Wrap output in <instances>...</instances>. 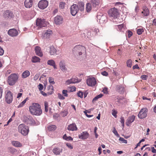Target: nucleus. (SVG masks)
I'll return each instance as SVG.
<instances>
[{"label":"nucleus","instance_id":"f257e3e1","mask_svg":"<svg viewBox=\"0 0 156 156\" xmlns=\"http://www.w3.org/2000/svg\"><path fill=\"white\" fill-rule=\"evenodd\" d=\"M29 111L32 115H40L42 113V110L39 104L37 103H33L29 108Z\"/></svg>","mask_w":156,"mask_h":156},{"label":"nucleus","instance_id":"f03ea898","mask_svg":"<svg viewBox=\"0 0 156 156\" xmlns=\"http://www.w3.org/2000/svg\"><path fill=\"white\" fill-rule=\"evenodd\" d=\"M18 130L19 132L24 136L27 135L29 132L28 127L23 124H20L19 126Z\"/></svg>","mask_w":156,"mask_h":156},{"label":"nucleus","instance_id":"7ed1b4c3","mask_svg":"<svg viewBox=\"0 0 156 156\" xmlns=\"http://www.w3.org/2000/svg\"><path fill=\"white\" fill-rule=\"evenodd\" d=\"M18 77L15 73L11 74L8 77L7 82L8 84L10 86L13 85L17 81Z\"/></svg>","mask_w":156,"mask_h":156},{"label":"nucleus","instance_id":"20e7f679","mask_svg":"<svg viewBox=\"0 0 156 156\" xmlns=\"http://www.w3.org/2000/svg\"><path fill=\"white\" fill-rule=\"evenodd\" d=\"M109 16L112 17V18L117 20V18L119 16V13L118 10L115 8L110 9L108 12Z\"/></svg>","mask_w":156,"mask_h":156},{"label":"nucleus","instance_id":"39448f33","mask_svg":"<svg viewBox=\"0 0 156 156\" xmlns=\"http://www.w3.org/2000/svg\"><path fill=\"white\" fill-rule=\"evenodd\" d=\"M86 49L84 46L80 45H76L73 48V51L74 53L77 54L78 53L79 55H82V52L85 51Z\"/></svg>","mask_w":156,"mask_h":156},{"label":"nucleus","instance_id":"423d86ee","mask_svg":"<svg viewBox=\"0 0 156 156\" xmlns=\"http://www.w3.org/2000/svg\"><path fill=\"white\" fill-rule=\"evenodd\" d=\"M48 23L44 19H37L36 20V24L38 28H41L46 26Z\"/></svg>","mask_w":156,"mask_h":156},{"label":"nucleus","instance_id":"0eeeda50","mask_svg":"<svg viewBox=\"0 0 156 156\" xmlns=\"http://www.w3.org/2000/svg\"><path fill=\"white\" fill-rule=\"evenodd\" d=\"M5 101L8 104L11 103L12 101L13 95L12 93L9 91L6 92L5 96Z\"/></svg>","mask_w":156,"mask_h":156},{"label":"nucleus","instance_id":"6e6552de","mask_svg":"<svg viewBox=\"0 0 156 156\" xmlns=\"http://www.w3.org/2000/svg\"><path fill=\"white\" fill-rule=\"evenodd\" d=\"M148 110L147 108H142L140 111L138 116L140 119H143L145 118L147 115Z\"/></svg>","mask_w":156,"mask_h":156},{"label":"nucleus","instance_id":"1a4fd4ad","mask_svg":"<svg viewBox=\"0 0 156 156\" xmlns=\"http://www.w3.org/2000/svg\"><path fill=\"white\" fill-rule=\"evenodd\" d=\"M48 5V2L46 0H42L40 1L38 4V6L39 8L44 9L46 8Z\"/></svg>","mask_w":156,"mask_h":156},{"label":"nucleus","instance_id":"9d476101","mask_svg":"<svg viewBox=\"0 0 156 156\" xmlns=\"http://www.w3.org/2000/svg\"><path fill=\"white\" fill-rule=\"evenodd\" d=\"M96 81L94 77H92L87 79V85L93 87L96 84Z\"/></svg>","mask_w":156,"mask_h":156},{"label":"nucleus","instance_id":"9b49d317","mask_svg":"<svg viewBox=\"0 0 156 156\" xmlns=\"http://www.w3.org/2000/svg\"><path fill=\"white\" fill-rule=\"evenodd\" d=\"M79 10L78 5L76 4H73L70 7V12L73 16H75Z\"/></svg>","mask_w":156,"mask_h":156},{"label":"nucleus","instance_id":"f8f14e48","mask_svg":"<svg viewBox=\"0 0 156 156\" xmlns=\"http://www.w3.org/2000/svg\"><path fill=\"white\" fill-rule=\"evenodd\" d=\"M23 120L24 122L27 124H32L35 122L33 118L30 115L24 116L23 117Z\"/></svg>","mask_w":156,"mask_h":156},{"label":"nucleus","instance_id":"ddd939ff","mask_svg":"<svg viewBox=\"0 0 156 156\" xmlns=\"http://www.w3.org/2000/svg\"><path fill=\"white\" fill-rule=\"evenodd\" d=\"M54 21L56 24L60 25L63 22L62 17L60 16L57 15L54 18Z\"/></svg>","mask_w":156,"mask_h":156},{"label":"nucleus","instance_id":"4468645a","mask_svg":"<svg viewBox=\"0 0 156 156\" xmlns=\"http://www.w3.org/2000/svg\"><path fill=\"white\" fill-rule=\"evenodd\" d=\"M97 18L98 20H99V22L101 23L105 21L106 19V17L105 15H102L100 13H98V14Z\"/></svg>","mask_w":156,"mask_h":156},{"label":"nucleus","instance_id":"2eb2a0df","mask_svg":"<svg viewBox=\"0 0 156 156\" xmlns=\"http://www.w3.org/2000/svg\"><path fill=\"white\" fill-rule=\"evenodd\" d=\"M8 34L11 37H15L18 35V32L15 29H12L9 30Z\"/></svg>","mask_w":156,"mask_h":156},{"label":"nucleus","instance_id":"dca6fc26","mask_svg":"<svg viewBox=\"0 0 156 156\" xmlns=\"http://www.w3.org/2000/svg\"><path fill=\"white\" fill-rule=\"evenodd\" d=\"M89 136V134L87 131L83 132L79 135L80 139L85 140L87 139Z\"/></svg>","mask_w":156,"mask_h":156},{"label":"nucleus","instance_id":"f3484780","mask_svg":"<svg viewBox=\"0 0 156 156\" xmlns=\"http://www.w3.org/2000/svg\"><path fill=\"white\" fill-rule=\"evenodd\" d=\"M135 119V116L132 115V116L129 117L126 122V124L127 126H130L131 123L133 122Z\"/></svg>","mask_w":156,"mask_h":156},{"label":"nucleus","instance_id":"a211bd4d","mask_svg":"<svg viewBox=\"0 0 156 156\" xmlns=\"http://www.w3.org/2000/svg\"><path fill=\"white\" fill-rule=\"evenodd\" d=\"M52 34V31L50 30H47L45 31L43 35V37L46 38H48L50 37Z\"/></svg>","mask_w":156,"mask_h":156},{"label":"nucleus","instance_id":"6ab92c4d","mask_svg":"<svg viewBox=\"0 0 156 156\" xmlns=\"http://www.w3.org/2000/svg\"><path fill=\"white\" fill-rule=\"evenodd\" d=\"M24 5L27 8H30L33 5V0H26L24 2Z\"/></svg>","mask_w":156,"mask_h":156},{"label":"nucleus","instance_id":"aec40b11","mask_svg":"<svg viewBox=\"0 0 156 156\" xmlns=\"http://www.w3.org/2000/svg\"><path fill=\"white\" fill-rule=\"evenodd\" d=\"M35 50L36 54L38 56L41 57L43 56V53L41 51V48L38 46L35 47Z\"/></svg>","mask_w":156,"mask_h":156},{"label":"nucleus","instance_id":"412c9836","mask_svg":"<svg viewBox=\"0 0 156 156\" xmlns=\"http://www.w3.org/2000/svg\"><path fill=\"white\" fill-rule=\"evenodd\" d=\"M117 91L120 94H123L125 91V89L123 86L118 85L116 87Z\"/></svg>","mask_w":156,"mask_h":156},{"label":"nucleus","instance_id":"4be33fe9","mask_svg":"<svg viewBox=\"0 0 156 156\" xmlns=\"http://www.w3.org/2000/svg\"><path fill=\"white\" fill-rule=\"evenodd\" d=\"M68 130L71 131H75L77 129L76 125L75 123H73L69 125L67 127Z\"/></svg>","mask_w":156,"mask_h":156},{"label":"nucleus","instance_id":"5701e85b","mask_svg":"<svg viewBox=\"0 0 156 156\" xmlns=\"http://www.w3.org/2000/svg\"><path fill=\"white\" fill-rule=\"evenodd\" d=\"M62 149H60L57 147H55L53 150V153L56 155H59L62 153Z\"/></svg>","mask_w":156,"mask_h":156},{"label":"nucleus","instance_id":"b1692460","mask_svg":"<svg viewBox=\"0 0 156 156\" xmlns=\"http://www.w3.org/2000/svg\"><path fill=\"white\" fill-rule=\"evenodd\" d=\"M56 50L53 46L50 47L49 53L51 55H56Z\"/></svg>","mask_w":156,"mask_h":156},{"label":"nucleus","instance_id":"393cba45","mask_svg":"<svg viewBox=\"0 0 156 156\" xmlns=\"http://www.w3.org/2000/svg\"><path fill=\"white\" fill-rule=\"evenodd\" d=\"M78 82L77 79L76 78H73L67 80L66 81V83L67 84H69L71 83H74Z\"/></svg>","mask_w":156,"mask_h":156},{"label":"nucleus","instance_id":"a878e982","mask_svg":"<svg viewBox=\"0 0 156 156\" xmlns=\"http://www.w3.org/2000/svg\"><path fill=\"white\" fill-rule=\"evenodd\" d=\"M141 13L143 16H147L149 14V11L148 8L145 7L144 8Z\"/></svg>","mask_w":156,"mask_h":156},{"label":"nucleus","instance_id":"bb28decb","mask_svg":"<svg viewBox=\"0 0 156 156\" xmlns=\"http://www.w3.org/2000/svg\"><path fill=\"white\" fill-rule=\"evenodd\" d=\"M4 16L6 18H10L13 17V15L11 12L9 10H7L5 12Z\"/></svg>","mask_w":156,"mask_h":156},{"label":"nucleus","instance_id":"cd10ccee","mask_svg":"<svg viewBox=\"0 0 156 156\" xmlns=\"http://www.w3.org/2000/svg\"><path fill=\"white\" fill-rule=\"evenodd\" d=\"M99 3V0H91V4L92 6L96 7Z\"/></svg>","mask_w":156,"mask_h":156},{"label":"nucleus","instance_id":"c85d7f7f","mask_svg":"<svg viewBox=\"0 0 156 156\" xmlns=\"http://www.w3.org/2000/svg\"><path fill=\"white\" fill-rule=\"evenodd\" d=\"M30 75V72L27 70H26L23 72L22 73V77L23 78H25L29 76Z\"/></svg>","mask_w":156,"mask_h":156},{"label":"nucleus","instance_id":"c756f323","mask_svg":"<svg viewBox=\"0 0 156 156\" xmlns=\"http://www.w3.org/2000/svg\"><path fill=\"white\" fill-rule=\"evenodd\" d=\"M48 90H49L50 91L48 92L47 93V94L48 95L51 94L53 92L54 90V88L53 86L51 85H50L48 86Z\"/></svg>","mask_w":156,"mask_h":156},{"label":"nucleus","instance_id":"7c9ffc66","mask_svg":"<svg viewBox=\"0 0 156 156\" xmlns=\"http://www.w3.org/2000/svg\"><path fill=\"white\" fill-rule=\"evenodd\" d=\"M40 60V58L36 56H34L32 57V62L33 63H36L39 62Z\"/></svg>","mask_w":156,"mask_h":156},{"label":"nucleus","instance_id":"2f4dec72","mask_svg":"<svg viewBox=\"0 0 156 156\" xmlns=\"http://www.w3.org/2000/svg\"><path fill=\"white\" fill-rule=\"evenodd\" d=\"M12 143L15 147H20L21 146V144L18 141H13L12 142Z\"/></svg>","mask_w":156,"mask_h":156},{"label":"nucleus","instance_id":"473e14b6","mask_svg":"<svg viewBox=\"0 0 156 156\" xmlns=\"http://www.w3.org/2000/svg\"><path fill=\"white\" fill-rule=\"evenodd\" d=\"M79 9L81 11H83L84 9V3L83 2H80L79 3Z\"/></svg>","mask_w":156,"mask_h":156},{"label":"nucleus","instance_id":"72a5a7b5","mask_svg":"<svg viewBox=\"0 0 156 156\" xmlns=\"http://www.w3.org/2000/svg\"><path fill=\"white\" fill-rule=\"evenodd\" d=\"M63 138L66 141H72L73 140V138L70 136H66V134H65L63 137Z\"/></svg>","mask_w":156,"mask_h":156},{"label":"nucleus","instance_id":"f704fd0d","mask_svg":"<svg viewBox=\"0 0 156 156\" xmlns=\"http://www.w3.org/2000/svg\"><path fill=\"white\" fill-rule=\"evenodd\" d=\"M91 4L90 3L87 4L86 5V10L87 12H89L91 9L92 7L91 6Z\"/></svg>","mask_w":156,"mask_h":156},{"label":"nucleus","instance_id":"c9c22d12","mask_svg":"<svg viewBox=\"0 0 156 156\" xmlns=\"http://www.w3.org/2000/svg\"><path fill=\"white\" fill-rule=\"evenodd\" d=\"M56 128V126L55 125H52L48 127V130L49 131H54Z\"/></svg>","mask_w":156,"mask_h":156},{"label":"nucleus","instance_id":"e433bc0d","mask_svg":"<svg viewBox=\"0 0 156 156\" xmlns=\"http://www.w3.org/2000/svg\"><path fill=\"white\" fill-rule=\"evenodd\" d=\"M60 68L62 71H65L66 70V67L64 65L62 62H60L59 63Z\"/></svg>","mask_w":156,"mask_h":156},{"label":"nucleus","instance_id":"4c0bfd02","mask_svg":"<svg viewBox=\"0 0 156 156\" xmlns=\"http://www.w3.org/2000/svg\"><path fill=\"white\" fill-rule=\"evenodd\" d=\"M47 63L48 65L52 66L54 65L55 62L54 60L51 59L48 60Z\"/></svg>","mask_w":156,"mask_h":156},{"label":"nucleus","instance_id":"58836bf2","mask_svg":"<svg viewBox=\"0 0 156 156\" xmlns=\"http://www.w3.org/2000/svg\"><path fill=\"white\" fill-rule=\"evenodd\" d=\"M44 111L46 112H47L48 111V103L45 101L44 103Z\"/></svg>","mask_w":156,"mask_h":156},{"label":"nucleus","instance_id":"ea45409f","mask_svg":"<svg viewBox=\"0 0 156 156\" xmlns=\"http://www.w3.org/2000/svg\"><path fill=\"white\" fill-rule=\"evenodd\" d=\"M103 95L102 94H100L97 96H96L92 100V101H97L98 99L99 98H101L103 96Z\"/></svg>","mask_w":156,"mask_h":156},{"label":"nucleus","instance_id":"a19ab883","mask_svg":"<svg viewBox=\"0 0 156 156\" xmlns=\"http://www.w3.org/2000/svg\"><path fill=\"white\" fill-rule=\"evenodd\" d=\"M132 62L131 59H129L128 60L127 62V66L129 67L130 68L132 66Z\"/></svg>","mask_w":156,"mask_h":156},{"label":"nucleus","instance_id":"79ce46f5","mask_svg":"<svg viewBox=\"0 0 156 156\" xmlns=\"http://www.w3.org/2000/svg\"><path fill=\"white\" fill-rule=\"evenodd\" d=\"M65 3L63 2H60L59 5V8L60 9H63L65 7Z\"/></svg>","mask_w":156,"mask_h":156},{"label":"nucleus","instance_id":"37998d69","mask_svg":"<svg viewBox=\"0 0 156 156\" xmlns=\"http://www.w3.org/2000/svg\"><path fill=\"white\" fill-rule=\"evenodd\" d=\"M144 31V30L143 28L138 29L137 30V34L139 35L141 34Z\"/></svg>","mask_w":156,"mask_h":156},{"label":"nucleus","instance_id":"c03bdc74","mask_svg":"<svg viewBox=\"0 0 156 156\" xmlns=\"http://www.w3.org/2000/svg\"><path fill=\"white\" fill-rule=\"evenodd\" d=\"M117 29L120 31H122V29L124 28V25L122 24L117 26Z\"/></svg>","mask_w":156,"mask_h":156},{"label":"nucleus","instance_id":"a18cd8bd","mask_svg":"<svg viewBox=\"0 0 156 156\" xmlns=\"http://www.w3.org/2000/svg\"><path fill=\"white\" fill-rule=\"evenodd\" d=\"M92 32H94V34L96 35L99 32V30L98 29L93 28L92 29Z\"/></svg>","mask_w":156,"mask_h":156},{"label":"nucleus","instance_id":"49530a36","mask_svg":"<svg viewBox=\"0 0 156 156\" xmlns=\"http://www.w3.org/2000/svg\"><path fill=\"white\" fill-rule=\"evenodd\" d=\"M49 82L50 83L53 84L55 83L54 81V79L51 77H49Z\"/></svg>","mask_w":156,"mask_h":156},{"label":"nucleus","instance_id":"de8ad7c7","mask_svg":"<svg viewBox=\"0 0 156 156\" xmlns=\"http://www.w3.org/2000/svg\"><path fill=\"white\" fill-rule=\"evenodd\" d=\"M119 140L122 142V143L125 144H127V140L124 139L123 138L121 137H120L119 138Z\"/></svg>","mask_w":156,"mask_h":156},{"label":"nucleus","instance_id":"09e8293b","mask_svg":"<svg viewBox=\"0 0 156 156\" xmlns=\"http://www.w3.org/2000/svg\"><path fill=\"white\" fill-rule=\"evenodd\" d=\"M112 115L115 117H117L116 114L117 113V112L114 109H113L112 110Z\"/></svg>","mask_w":156,"mask_h":156},{"label":"nucleus","instance_id":"8fccbe9b","mask_svg":"<svg viewBox=\"0 0 156 156\" xmlns=\"http://www.w3.org/2000/svg\"><path fill=\"white\" fill-rule=\"evenodd\" d=\"M77 95L80 98H82L83 97V93L80 91H79L77 93Z\"/></svg>","mask_w":156,"mask_h":156},{"label":"nucleus","instance_id":"3c124183","mask_svg":"<svg viewBox=\"0 0 156 156\" xmlns=\"http://www.w3.org/2000/svg\"><path fill=\"white\" fill-rule=\"evenodd\" d=\"M67 90H62V94L64 95L65 97H67L68 96V95L67 94Z\"/></svg>","mask_w":156,"mask_h":156},{"label":"nucleus","instance_id":"603ef678","mask_svg":"<svg viewBox=\"0 0 156 156\" xmlns=\"http://www.w3.org/2000/svg\"><path fill=\"white\" fill-rule=\"evenodd\" d=\"M58 97L59 99L61 100H64L65 98L63 95L60 93H58Z\"/></svg>","mask_w":156,"mask_h":156},{"label":"nucleus","instance_id":"864d4df0","mask_svg":"<svg viewBox=\"0 0 156 156\" xmlns=\"http://www.w3.org/2000/svg\"><path fill=\"white\" fill-rule=\"evenodd\" d=\"M113 132L117 137H119V135L118 134L117 130L115 128H114L113 130Z\"/></svg>","mask_w":156,"mask_h":156},{"label":"nucleus","instance_id":"5fc2aeb1","mask_svg":"<svg viewBox=\"0 0 156 156\" xmlns=\"http://www.w3.org/2000/svg\"><path fill=\"white\" fill-rule=\"evenodd\" d=\"M120 119V122L122 125V126L123 127H124L125 121L124 118L122 117Z\"/></svg>","mask_w":156,"mask_h":156},{"label":"nucleus","instance_id":"6e6d98bb","mask_svg":"<svg viewBox=\"0 0 156 156\" xmlns=\"http://www.w3.org/2000/svg\"><path fill=\"white\" fill-rule=\"evenodd\" d=\"M66 146L70 149H73V147L70 144L67 143L66 144Z\"/></svg>","mask_w":156,"mask_h":156},{"label":"nucleus","instance_id":"4d7b16f0","mask_svg":"<svg viewBox=\"0 0 156 156\" xmlns=\"http://www.w3.org/2000/svg\"><path fill=\"white\" fill-rule=\"evenodd\" d=\"M67 112L66 111H64L62 113H61V115L63 117H65L67 115Z\"/></svg>","mask_w":156,"mask_h":156},{"label":"nucleus","instance_id":"13d9d810","mask_svg":"<svg viewBox=\"0 0 156 156\" xmlns=\"http://www.w3.org/2000/svg\"><path fill=\"white\" fill-rule=\"evenodd\" d=\"M147 77V76L146 75H143L141 76L142 79L144 80H146Z\"/></svg>","mask_w":156,"mask_h":156},{"label":"nucleus","instance_id":"bf43d9fd","mask_svg":"<svg viewBox=\"0 0 156 156\" xmlns=\"http://www.w3.org/2000/svg\"><path fill=\"white\" fill-rule=\"evenodd\" d=\"M16 151V150L13 148H11L10 149V151L12 154L14 153Z\"/></svg>","mask_w":156,"mask_h":156},{"label":"nucleus","instance_id":"052dcab7","mask_svg":"<svg viewBox=\"0 0 156 156\" xmlns=\"http://www.w3.org/2000/svg\"><path fill=\"white\" fill-rule=\"evenodd\" d=\"M4 53V51L1 48V46H0V55H2Z\"/></svg>","mask_w":156,"mask_h":156},{"label":"nucleus","instance_id":"680f3d73","mask_svg":"<svg viewBox=\"0 0 156 156\" xmlns=\"http://www.w3.org/2000/svg\"><path fill=\"white\" fill-rule=\"evenodd\" d=\"M101 74L105 76H107L108 75V73L105 71H104L101 73Z\"/></svg>","mask_w":156,"mask_h":156},{"label":"nucleus","instance_id":"e2e57ef3","mask_svg":"<svg viewBox=\"0 0 156 156\" xmlns=\"http://www.w3.org/2000/svg\"><path fill=\"white\" fill-rule=\"evenodd\" d=\"M43 88V85L40 83L38 85V88L40 90H41Z\"/></svg>","mask_w":156,"mask_h":156},{"label":"nucleus","instance_id":"0e129e2a","mask_svg":"<svg viewBox=\"0 0 156 156\" xmlns=\"http://www.w3.org/2000/svg\"><path fill=\"white\" fill-rule=\"evenodd\" d=\"M84 113L86 116L88 118H90L91 117H93V115H89L87 114V112L86 111H84Z\"/></svg>","mask_w":156,"mask_h":156},{"label":"nucleus","instance_id":"69168bd1","mask_svg":"<svg viewBox=\"0 0 156 156\" xmlns=\"http://www.w3.org/2000/svg\"><path fill=\"white\" fill-rule=\"evenodd\" d=\"M39 77V75L38 74H36L34 76V79L35 80H36L38 79Z\"/></svg>","mask_w":156,"mask_h":156},{"label":"nucleus","instance_id":"338daca9","mask_svg":"<svg viewBox=\"0 0 156 156\" xmlns=\"http://www.w3.org/2000/svg\"><path fill=\"white\" fill-rule=\"evenodd\" d=\"M133 34L132 32L130 31H128V37H130Z\"/></svg>","mask_w":156,"mask_h":156},{"label":"nucleus","instance_id":"774afa93","mask_svg":"<svg viewBox=\"0 0 156 156\" xmlns=\"http://www.w3.org/2000/svg\"><path fill=\"white\" fill-rule=\"evenodd\" d=\"M152 23L153 25L156 26V19H154L153 20Z\"/></svg>","mask_w":156,"mask_h":156}]
</instances>
